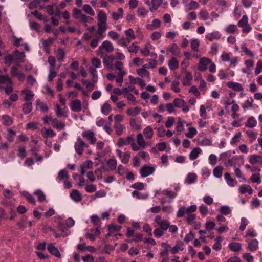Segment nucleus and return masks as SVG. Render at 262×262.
<instances>
[{
  "label": "nucleus",
  "instance_id": "obj_34",
  "mask_svg": "<svg viewBox=\"0 0 262 262\" xmlns=\"http://www.w3.org/2000/svg\"><path fill=\"white\" fill-rule=\"evenodd\" d=\"M220 211L222 215H227L231 213V210L228 206H221L220 208Z\"/></svg>",
  "mask_w": 262,
  "mask_h": 262
},
{
  "label": "nucleus",
  "instance_id": "obj_47",
  "mask_svg": "<svg viewBox=\"0 0 262 262\" xmlns=\"http://www.w3.org/2000/svg\"><path fill=\"white\" fill-rule=\"evenodd\" d=\"M140 110V108L139 107H136L134 108H129L127 110V113L130 116H135L139 113Z\"/></svg>",
  "mask_w": 262,
  "mask_h": 262
},
{
  "label": "nucleus",
  "instance_id": "obj_50",
  "mask_svg": "<svg viewBox=\"0 0 262 262\" xmlns=\"http://www.w3.org/2000/svg\"><path fill=\"white\" fill-rule=\"evenodd\" d=\"M3 120V124L5 125L9 126L11 125L12 123V120L10 117L7 115H4L2 116Z\"/></svg>",
  "mask_w": 262,
  "mask_h": 262
},
{
  "label": "nucleus",
  "instance_id": "obj_57",
  "mask_svg": "<svg viewBox=\"0 0 262 262\" xmlns=\"http://www.w3.org/2000/svg\"><path fill=\"white\" fill-rule=\"evenodd\" d=\"M57 73L54 71L53 68L49 69V74L48 75V79L49 82H51L53 79L56 76Z\"/></svg>",
  "mask_w": 262,
  "mask_h": 262
},
{
  "label": "nucleus",
  "instance_id": "obj_60",
  "mask_svg": "<svg viewBox=\"0 0 262 262\" xmlns=\"http://www.w3.org/2000/svg\"><path fill=\"white\" fill-rule=\"evenodd\" d=\"M199 16L203 20H207L209 17V13L206 10H202L199 13Z\"/></svg>",
  "mask_w": 262,
  "mask_h": 262
},
{
  "label": "nucleus",
  "instance_id": "obj_52",
  "mask_svg": "<svg viewBox=\"0 0 262 262\" xmlns=\"http://www.w3.org/2000/svg\"><path fill=\"white\" fill-rule=\"evenodd\" d=\"M248 24V17L247 15H245L242 16V19L238 21V27L242 28L244 27L245 26Z\"/></svg>",
  "mask_w": 262,
  "mask_h": 262
},
{
  "label": "nucleus",
  "instance_id": "obj_16",
  "mask_svg": "<svg viewBox=\"0 0 262 262\" xmlns=\"http://www.w3.org/2000/svg\"><path fill=\"white\" fill-rule=\"evenodd\" d=\"M202 152V150L199 147H195L190 152L189 154V158L191 160H194L196 159L199 155Z\"/></svg>",
  "mask_w": 262,
  "mask_h": 262
},
{
  "label": "nucleus",
  "instance_id": "obj_56",
  "mask_svg": "<svg viewBox=\"0 0 262 262\" xmlns=\"http://www.w3.org/2000/svg\"><path fill=\"white\" fill-rule=\"evenodd\" d=\"M170 223L167 220H163L159 225L160 227L164 231H166L169 227Z\"/></svg>",
  "mask_w": 262,
  "mask_h": 262
},
{
  "label": "nucleus",
  "instance_id": "obj_32",
  "mask_svg": "<svg viewBox=\"0 0 262 262\" xmlns=\"http://www.w3.org/2000/svg\"><path fill=\"white\" fill-rule=\"evenodd\" d=\"M84 15L82 13L81 10L77 9V8H74L72 11V16L76 19H80L81 17Z\"/></svg>",
  "mask_w": 262,
  "mask_h": 262
},
{
  "label": "nucleus",
  "instance_id": "obj_14",
  "mask_svg": "<svg viewBox=\"0 0 262 262\" xmlns=\"http://www.w3.org/2000/svg\"><path fill=\"white\" fill-rule=\"evenodd\" d=\"M112 18L115 21L121 18L123 16V10L120 8L117 10V12H113L112 14Z\"/></svg>",
  "mask_w": 262,
  "mask_h": 262
},
{
  "label": "nucleus",
  "instance_id": "obj_23",
  "mask_svg": "<svg viewBox=\"0 0 262 262\" xmlns=\"http://www.w3.org/2000/svg\"><path fill=\"white\" fill-rule=\"evenodd\" d=\"M0 84L12 85L13 82L7 75H0Z\"/></svg>",
  "mask_w": 262,
  "mask_h": 262
},
{
  "label": "nucleus",
  "instance_id": "obj_51",
  "mask_svg": "<svg viewBox=\"0 0 262 262\" xmlns=\"http://www.w3.org/2000/svg\"><path fill=\"white\" fill-rule=\"evenodd\" d=\"M237 30L236 26L233 24L228 25L225 29L228 33H234Z\"/></svg>",
  "mask_w": 262,
  "mask_h": 262
},
{
  "label": "nucleus",
  "instance_id": "obj_31",
  "mask_svg": "<svg viewBox=\"0 0 262 262\" xmlns=\"http://www.w3.org/2000/svg\"><path fill=\"white\" fill-rule=\"evenodd\" d=\"M206 39H208L210 41H212L213 39H219L221 38V35L218 32H212L206 36Z\"/></svg>",
  "mask_w": 262,
  "mask_h": 262
},
{
  "label": "nucleus",
  "instance_id": "obj_41",
  "mask_svg": "<svg viewBox=\"0 0 262 262\" xmlns=\"http://www.w3.org/2000/svg\"><path fill=\"white\" fill-rule=\"evenodd\" d=\"M253 99L252 97L248 98L242 105L243 109H248L249 108L253 107Z\"/></svg>",
  "mask_w": 262,
  "mask_h": 262
},
{
  "label": "nucleus",
  "instance_id": "obj_61",
  "mask_svg": "<svg viewBox=\"0 0 262 262\" xmlns=\"http://www.w3.org/2000/svg\"><path fill=\"white\" fill-rule=\"evenodd\" d=\"M53 41L54 39L52 38L49 37L48 39L42 41V46L45 49H47L53 43Z\"/></svg>",
  "mask_w": 262,
  "mask_h": 262
},
{
  "label": "nucleus",
  "instance_id": "obj_59",
  "mask_svg": "<svg viewBox=\"0 0 262 262\" xmlns=\"http://www.w3.org/2000/svg\"><path fill=\"white\" fill-rule=\"evenodd\" d=\"M241 49L245 53L246 55L249 56V57H253L254 56L253 53L245 46V44L242 45Z\"/></svg>",
  "mask_w": 262,
  "mask_h": 262
},
{
  "label": "nucleus",
  "instance_id": "obj_49",
  "mask_svg": "<svg viewBox=\"0 0 262 262\" xmlns=\"http://www.w3.org/2000/svg\"><path fill=\"white\" fill-rule=\"evenodd\" d=\"M107 164L110 169L111 170H113L116 169L117 166V161L116 159L113 158L110 159L107 161Z\"/></svg>",
  "mask_w": 262,
  "mask_h": 262
},
{
  "label": "nucleus",
  "instance_id": "obj_22",
  "mask_svg": "<svg viewBox=\"0 0 262 262\" xmlns=\"http://www.w3.org/2000/svg\"><path fill=\"white\" fill-rule=\"evenodd\" d=\"M56 55L57 59L59 62H62L64 61L66 54L63 49L62 48H58L56 52Z\"/></svg>",
  "mask_w": 262,
  "mask_h": 262
},
{
  "label": "nucleus",
  "instance_id": "obj_55",
  "mask_svg": "<svg viewBox=\"0 0 262 262\" xmlns=\"http://www.w3.org/2000/svg\"><path fill=\"white\" fill-rule=\"evenodd\" d=\"M130 157V153L128 151H127L124 154V155L122 156V158L120 159H121V162L123 163L126 164L128 162Z\"/></svg>",
  "mask_w": 262,
  "mask_h": 262
},
{
  "label": "nucleus",
  "instance_id": "obj_1",
  "mask_svg": "<svg viewBox=\"0 0 262 262\" xmlns=\"http://www.w3.org/2000/svg\"><path fill=\"white\" fill-rule=\"evenodd\" d=\"M196 209L197 207L195 205H193L188 207L182 206L179 209L177 213V216L180 218L185 215V218L188 224H192L196 219V215L193 212Z\"/></svg>",
  "mask_w": 262,
  "mask_h": 262
},
{
  "label": "nucleus",
  "instance_id": "obj_28",
  "mask_svg": "<svg viewBox=\"0 0 262 262\" xmlns=\"http://www.w3.org/2000/svg\"><path fill=\"white\" fill-rule=\"evenodd\" d=\"M32 110V103L31 102H26L23 106V111L26 114L30 113Z\"/></svg>",
  "mask_w": 262,
  "mask_h": 262
},
{
  "label": "nucleus",
  "instance_id": "obj_40",
  "mask_svg": "<svg viewBox=\"0 0 262 262\" xmlns=\"http://www.w3.org/2000/svg\"><path fill=\"white\" fill-rule=\"evenodd\" d=\"M223 170V168L222 166H218L216 167L213 170V175L216 178H221L222 176Z\"/></svg>",
  "mask_w": 262,
  "mask_h": 262
},
{
  "label": "nucleus",
  "instance_id": "obj_25",
  "mask_svg": "<svg viewBox=\"0 0 262 262\" xmlns=\"http://www.w3.org/2000/svg\"><path fill=\"white\" fill-rule=\"evenodd\" d=\"M43 130L42 131V135L44 138H52L56 136V133L52 130V129H47L44 128Z\"/></svg>",
  "mask_w": 262,
  "mask_h": 262
},
{
  "label": "nucleus",
  "instance_id": "obj_19",
  "mask_svg": "<svg viewBox=\"0 0 262 262\" xmlns=\"http://www.w3.org/2000/svg\"><path fill=\"white\" fill-rule=\"evenodd\" d=\"M52 125L54 128H56L59 130L63 129L65 127L64 123L59 122L58 119L54 118L52 120Z\"/></svg>",
  "mask_w": 262,
  "mask_h": 262
},
{
  "label": "nucleus",
  "instance_id": "obj_15",
  "mask_svg": "<svg viewBox=\"0 0 262 262\" xmlns=\"http://www.w3.org/2000/svg\"><path fill=\"white\" fill-rule=\"evenodd\" d=\"M227 85L234 91H241L243 90L242 85L237 82L229 81L227 83Z\"/></svg>",
  "mask_w": 262,
  "mask_h": 262
},
{
  "label": "nucleus",
  "instance_id": "obj_53",
  "mask_svg": "<svg viewBox=\"0 0 262 262\" xmlns=\"http://www.w3.org/2000/svg\"><path fill=\"white\" fill-rule=\"evenodd\" d=\"M164 232L165 231L159 227L154 230V234L156 237L159 238L164 235Z\"/></svg>",
  "mask_w": 262,
  "mask_h": 262
},
{
  "label": "nucleus",
  "instance_id": "obj_29",
  "mask_svg": "<svg viewBox=\"0 0 262 262\" xmlns=\"http://www.w3.org/2000/svg\"><path fill=\"white\" fill-rule=\"evenodd\" d=\"M153 130L150 126H147L143 130V134L146 139H151L153 136Z\"/></svg>",
  "mask_w": 262,
  "mask_h": 262
},
{
  "label": "nucleus",
  "instance_id": "obj_48",
  "mask_svg": "<svg viewBox=\"0 0 262 262\" xmlns=\"http://www.w3.org/2000/svg\"><path fill=\"white\" fill-rule=\"evenodd\" d=\"M126 36H128L127 39L128 41L135 38V35L132 29H129L125 31Z\"/></svg>",
  "mask_w": 262,
  "mask_h": 262
},
{
  "label": "nucleus",
  "instance_id": "obj_39",
  "mask_svg": "<svg viewBox=\"0 0 262 262\" xmlns=\"http://www.w3.org/2000/svg\"><path fill=\"white\" fill-rule=\"evenodd\" d=\"M37 107H39V108L41 111L43 112H47L49 110V108L47 105L42 102H40L39 100H37L36 101Z\"/></svg>",
  "mask_w": 262,
  "mask_h": 262
},
{
  "label": "nucleus",
  "instance_id": "obj_26",
  "mask_svg": "<svg viewBox=\"0 0 262 262\" xmlns=\"http://www.w3.org/2000/svg\"><path fill=\"white\" fill-rule=\"evenodd\" d=\"M197 178L196 175L194 173H189L185 180V183L190 184L195 182Z\"/></svg>",
  "mask_w": 262,
  "mask_h": 262
},
{
  "label": "nucleus",
  "instance_id": "obj_9",
  "mask_svg": "<svg viewBox=\"0 0 262 262\" xmlns=\"http://www.w3.org/2000/svg\"><path fill=\"white\" fill-rule=\"evenodd\" d=\"M102 58H103V63L104 66L108 69L111 68L112 66V63L115 59V56L112 55L106 56L104 55V54H103V57Z\"/></svg>",
  "mask_w": 262,
  "mask_h": 262
},
{
  "label": "nucleus",
  "instance_id": "obj_64",
  "mask_svg": "<svg viewBox=\"0 0 262 262\" xmlns=\"http://www.w3.org/2000/svg\"><path fill=\"white\" fill-rule=\"evenodd\" d=\"M92 64L95 68H98L101 66V62L100 60L97 58H93L92 59Z\"/></svg>",
  "mask_w": 262,
  "mask_h": 262
},
{
  "label": "nucleus",
  "instance_id": "obj_30",
  "mask_svg": "<svg viewBox=\"0 0 262 262\" xmlns=\"http://www.w3.org/2000/svg\"><path fill=\"white\" fill-rule=\"evenodd\" d=\"M137 73L142 77L146 76L149 79H150V73L149 71L146 69H143L142 68L138 69L137 70Z\"/></svg>",
  "mask_w": 262,
  "mask_h": 262
},
{
  "label": "nucleus",
  "instance_id": "obj_35",
  "mask_svg": "<svg viewBox=\"0 0 262 262\" xmlns=\"http://www.w3.org/2000/svg\"><path fill=\"white\" fill-rule=\"evenodd\" d=\"M256 120L253 117L249 118L245 124L246 127L253 128L256 125Z\"/></svg>",
  "mask_w": 262,
  "mask_h": 262
},
{
  "label": "nucleus",
  "instance_id": "obj_6",
  "mask_svg": "<svg viewBox=\"0 0 262 262\" xmlns=\"http://www.w3.org/2000/svg\"><path fill=\"white\" fill-rule=\"evenodd\" d=\"M173 104L176 107L181 108L185 113L188 112L189 110V107L183 99L176 98L173 101Z\"/></svg>",
  "mask_w": 262,
  "mask_h": 262
},
{
  "label": "nucleus",
  "instance_id": "obj_12",
  "mask_svg": "<svg viewBox=\"0 0 262 262\" xmlns=\"http://www.w3.org/2000/svg\"><path fill=\"white\" fill-rule=\"evenodd\" d=\"M161 22L159 19H154L152 23L146 25V28L148 30H153L159 28L161 26Z\"/></svg>",
  "mask_w": 262,
  "mask_h": 262
},
{
  "label": "nucleus",
  "instance_id": "obj_24",
  "mask_svg": "<svg viewBox=\"0 0 262 262\" xmlns=\"http://www.w3.org/2000/svg\"><path fill=\"white\" fill-rule=\"evenodd\" d=\"M21 93L25 95L24 100L26 102H30L33 98L34 94L29 90H22Z\"/></svg>",
  "mask_w": 262,
  "mask_h": 262
},
{
  "label": "nucleus",
  "instance_id": "obj_33",
  "mask_svg": "<svg viewBox=\"0 0 262 262\" xmlns=\"http://www.w3.org/2000/svg\"><path fill=\"white\" fill-rule=\"evenodd\" d=\"M163 2V0H152L151 7L150 8V11L156 10L161 6Z\"/></svg>",
  "mask_w": 262,
  "mask_h": 262
},
{
  "label": "nucleus",
  "instance_id": "obj_44",
  "mask_svg": "<svg viewBox=\"0 0 262 262\" xmlns=\"http://www.w3.org/2000/svg\"><path fill=\"white\" fill-rule=\"evenodd\" d=\"M82 9L84 12H85V13H86L91 16H94L95 15L94 11L89 5H84Z\"/></svg>",
  "mask_w": 262,
  "mask_h": 262
},
{
  "label": "nucleus",
  "instance_id": "obj_10",
  "mask_svg": "<svg viewBox=\"0 0 262 262\" xmlns=\"http://www.w3.org/2000/svg\"><path fill=\"white\" fill-rule=\"evenodd\" d=\"M70 107L75 112H80L82 110V104L80 100L75 99L72 101L71 103Z\"/></svg>",
  "mask_w": 262,
  "mask_h": 262
},
{
  "label": "nucleus",
  "instance_id": "obj_38",
  "mask_svg": "<svg viewBox=\"0 0 262 262\" xmlns=\"http://www.w3.org/2000/svg\"><path fill=\"white\" fill-rule=\"evenodd\" d=\"M258 247V241L256 239H252L248 244V248L251 251H255Z\"/></svg>",
  "mask_w": 262,
  "mask_h": 262
},
{
  "label": "nucleus",
  "instance_id": "obj_54",
  "mask_svg": "<svg viewBox=\"0 0 262 262\" xmlns=\"http://www.w3.org/2000/svg\"><path fill=\"white\" fill-rule=\"evenodd\" d=\"M125 74V72H119L116 77V82L121 84L123 81V77Z\"/></svg>",
  "mask_w": 262,
  "mask_h": 262
},
{
  "label": "nucleus",
  "instance_id": "obj_4",
  "mask_svg": "<svg viewBox=\"0 0 262 262\" xmlns=\"http://www.w3.org/2000/svg\"><path fill=\"white\" fill-rule=\"evenodd\" d=\"M89 146L88 144L85 143L80 137H78L74 144V148L76 152L79 155H82L84 148Z\"/></svg>",
  "mask_w": 262,
  "mask_h": 262
},
{
  "label": "nucleus",
  "instance_id": "obj_36",
  "mask_svg": "<svg viewBox=\"0 0 262 262\" xmlns=\"http://www.w3.org/2000/svg\"><path fill=\"white\" fill-rule=\"evenodd\" d=\"M68 178L69 176L68 174V172L66 170L63 169L58 172L57 180L60 181L64 179H68Z\"/></svg>",
  "mask_w": 262,
  "mask_h": 262
},
{
  "label": "nucleus",
  "instance_id": "obj_21",
  "mask_svg": "<svg viewBox=\"0 0 262 262\" xmlns=\"http://www.w3.org/2000/svg\"><path fill=\"white\" fill-rule=\"evenodd\" d=\"M168 66L171 70L177 69L179 67V62L174 57L168 61Z\"/></svg>",
  "mask_w": 262,
  "mask_h": 262
},
{
  "label": "nucleus",
  "instance_id": "obj_17",
  "mask_svg": "<svg viewBox=\"0 0 262 262\" xmlns=\"http://www.w3.org/2000/svg\"><path fill=\"white\" fill-rule=\"evenodd\" d=\"M229 249L234 252H239L242 249V245L239 243L231 242L229 245Z\"/></svg>",
  "mask_w": 262,
  "mask_h": 262
},
{
  "label": "nucleus",
  "instance_id": "obj_37",
  "mask_svg": "<svg viewBox=\"0 0 262 262\" xmlns=\"http://www.w3.org/2000/svg\"><path fill=\"white\" fill-rule=\"evenodd\" d=\"M192 79V75L191 73H186L185 78L183 80V84L184 85H190L191 84L190 81Z\"/></svg>",
  "mask_w": 262,
  "mask_h": 262
},
{
  "label": "nucleus",
  "instance_id": "obj_8",
  "mask_svg": "<svg viewBox=\"0 0 262 262\" xmlns=\"http://www.w3.org/2000/svg\"><path fill=\"white\" fill-rule=\"evenodd\" d=\"M211 63V60L210 59L205 57L201 58L199 61L198 69L201 71H205L207 68V66Z\"/></svg>",
  "mask_w": 262,
  "mask_h": 262
},
{
  "label": "nucleus",
  "instance_id": "obj_5",
  "mask_svg": "<svg viewBox=\"0 0 262 262\" xmlns=\"http://www.w3.org/2000/svg\"><path fill=\"white\" fill-rule=\"evenodd\" d=\"M82 136L83 137L86 138L87 140L90 142L91 144H94L97 141L94 133L90 130L83 132L82 134Z\"/></svg>",
  "mask_w": 262,
  "mask_h": 262
},
{
  "label": "nucleus",
  "instance_id": "obj_45",
  "mask_svg": "<svg viewBox=\"0 0 262 262\" xmlns=\"http://www.w3.org/2000/svg\"><path fill=\"white\" fill-rule=\"evenodd\" d=\"M91 221L95 226H97V227H100L101 220L97 215H93L91 216Z\"/></svg>",
  "mask_w": 262,
  "mask_h": 262
},
{
  "label": "nucleus",
  "instance_id": "obj_2",
  "mask_svg": "<svg viewBox=\"0 0 262 262\" xmlns=\"http://www.w3.org/2000/svg\"><path fill=\"white\" fill-rule=\"evenodd\" d=\"M97 19L98 29L97 34L100 37L103 38L104 36V33L107 29V17L106 13L102 10H99L97 15Z\"/></svg>",
  "mask_w": 262,
  "mask_h": 262
},
{
  "label": "nucleus",
  "instance_id": "obj_7",
  "mask_svg": "<svg viewBox=\"0 0 262 262\" xmlns=\"http://www.w3.org/2000/svg\"><path fill=\"white\" fill-rule=\"evenodd\" d=\"M155 169L152 166L145 165L141 168L140 173L142 177L145 178L152 174Z\"/></svg>",
  "mask_w": 262,
  "mask_h": 262
},
{
  "label": "nucleus",
  "instance_id": "obj_62",
  "mask_svg": "<svg viewBox=\"0 0 262 262\" xmlns=\"http://www.w3.org/2000/svg\"><path fill=\"white\" fill-rule=\"evenodd\" d=\"M35 194L37 196L38 200L40 202L43 201L46 199L45 195L41 190H37L35 192Z\"/></svg>",
  "mask_w": 262,
  "mask_h": 262
},
{
  "label": "nucleus",
  "instance_id": "obj_11",
  "mask_svg": "<svg viewBox=\"0 0 262 262\" xmlns=\"http://www.w3.org/2000/svg\"><path fill=\"white\" fill-rule=\"evenodd\" d=\"M47 249L52 255L55 256L56 257H60L61 254L57 248L55 247L54 244H49L47 247Z\"/></svg>",
  "mask_w": 262,
  "mask_h": 262
},
{
  "label": "nucleus",
  "instance_id": "obj_20",
  "mask_svg": "<svg viewBox=\"0 0 262 262\" xmlns=\"http://www.w3.org/2000/svg\"><path fill=\"white\" fill-rule=\"evenodd\" d=\"M137 142L139 146L141 148H144L146 146L145 141L143 138V135L139 133L137 136Z\"/></svg>",
  "mask_w": 262,
  "mask_h": 262
},
{
  "label": "nucleus",
  "instance_id": "obj_27",
  "mask_svg": "<svg viewBox=\"0 0 262 262\" xmlns=\"http://www.w3.org/2000/svg\"><path fill=\"white\" fill-rule=\"evenodd\" d=\"M25 55L24 52H18L17 50L15 51L14 58L18 63H22L24 62V58Z\"/></svg>",
  "mask_w": 262,
  "mask_h": 262
},
{
  "label": "nucleus",
  "instance_id": "obj_58",
  "mask_svg": "<svg viewBox=\"0 0 262 262\" xmlns=\"http://www.w3.org/2000/svg\"><path fill=\"white\" fill-rule=\"evenodd\" d=\"M199 42L198 39H192L191 42V47L194 51H198Z\"/></svg>",
  "mask_w": 262,
  "mask_h": 262
},
{
  "label": "nucleus",
  "instance_id": "obj_63",
  "mask_svg": "<svg viewBox=\"0 0 262 262\" xmlns=\"http://www.w3.org/2000/svg\"><path fill=\"white\" fill-rule=\"evenodd\" d=\"M259 176L260 174L258 173L253 174L251 177V181L253 183H260L261 181L259 179Z\"/></svg>",
  "mask_w": 262,
  "mask_h": 262
},
{
  "label": "nucleus",
  "instance_id": "obj_43",
  "mask_svg": "<svg viewBox=\"0 0 262 262\" xmlns=\"http://www.w3.org/2000/svg\"><path fill=\"white\" fill-rule=\"evenodd\" d=\"M114 127L115 129L116 134L119 136L122 134L124 129L123 125L120 123H116V124L114 125Z\"/></svg>",
  "mask_w": 262,
  "mask_h": 262
},
{
  "label": "nucleus",
  "instance_id": "obj_13",
  "mask_svg": "<svg viewBox=\"0 0 262 262\" xmlns=\"http://www.w3.org/2000/svg\"><path fill=\"white\" fill-rule=\"evenodd\" d=\"M249 161L252 165H255L258 163H262V157L259 155H252L249 157Z\"/></svg>",
  "mask_w": 262,
  "mask_h": 262
},
{
  "label": "nucleus",
  "instance_id": "obj_3",
  "mask_svg": "<svg viewBox=\"0 0 262 262\" xmlns=\"http://www.w3.org/2000/svg\"><path fill=\"white\" fill-rule=\"evenodd\" d=\"M113 44L108 40L104 41L102 45L99 46L97 51V55L101 58L103 57V50H105L107 53H111L114 50Z\"/></svg>",
  "mask_w": 262,
  "mask_h": 262
},
{
  "label": "nucleus",
  "instance_id": "obj_46",
  "mask_svg": "<svg viewBox=\"0 0 262 262\" xmlns=\"http://www.w3.org/2000/svg\"><path fill=\"white\" fill-rule=\"evenodd\" d=\"M111 105L107 102H105L101 107V112L104 115H107L111 111Z\"/></svg>",
  "mask_w": 262,
  "mask_h": 262
},
{
  "label": "nucleus",
  "instance_id": "obj_18",
  "mask_svg": "<svg viewBox=\"0 0 262 262\" xmlns=\"http://www.w3.org/2000/svg\"><path fill=\"white\" fill-rule=\"evenodd\" d=\"M71 198L75 202H78L82 200V196L77 190H73L70 194Z\"/></svg>",
  "mask_w": 262,
  "mask_h": 262
},
{
  "label": "nucleus",
  "instance_id": "obj_42",
  "mask_svg": "<svg viewBox=\"0 0 262 262\" xmlns=\"http://www.w3.org/2000/svg\"><path fill=\"white\" fill-rule=\"evenodd\" d=\"M132 195L133 197H136L138 199H146L148 198V195L147 194H142L140 192L135 190L132 192Z\"/></svg>",
  "mask_w": 262,
  "mask_h": 262
}]
</instances>
